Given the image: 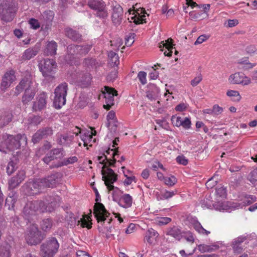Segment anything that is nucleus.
<instances>
[{
	"mask_svg": "<svg viewBox=\"0 0 257 257\" xmlns=\"http://www.w3.org/2000/svg\"><path fill=\"white\" fill-rule=\"evenodd\" d=\"M117 148L110 149L106 150L102 156L98 157V160L103 165L101 170L102 180L107 186V189L112 190L114 187L112 184L117 180V176L110 168H107V166H113L116 162L115 157L119 155Z\"/></svg>",
	"mask_w": 257,
	"mask_h": 257,
	"instance_id": "nucleus-1",
	"label": "nucleus"
},
{
	"mask_svg": "<svg viewBox=\"0 0 257 257\" xmlns=\"http://www.w3.org/2000/svg\"><path fill=\"white\" fill-rule=\"evenodd\" d=\"M109 214L102 203L96 204L94 215L98 223V229L100 232L105 233L107 238L119 233V230H115L111 226H107L112 220L111 218L107 219Z\"/></svg>",
	"mask_w": 257,
	"mask_h": 257,
	"instance_id": "nucleus-2",
	"label": "nucleus"
},
{
	"mask_svg": "<svg viewBox=\"0 0 257 257\" xmlns=\"http://www.w3.org/2000/svg\"><path fill=\"white\" fill-rule=\"evenodd\" d=\"M23 90H25V93L22 101L24 104H27L34 98L37 91V84L30 77L24 78L16 87L15 94L18 95Z\"/></svg>",
	"mask_w": 257,
	"mask_h": 257,
	"instance_id": "nucleus-3",
	"label": "nucleus"
},
{
	"mask_svg": "<svg viewBox=\"0 0 257 257\" xmlns=\"http://www.w3.org/2000/svg\"><path fill=\"white\" fill-rule=\"evenodd\" d=\"M53 203L48 201H34L27 202L25 206L23 213L26 216L33 215L37 213L51 212L53 210Z\"/></svg>",
	"mask_w": 257,
	"mask_h": 257,
	"instance_id": "nucleus-4",
	"label": "nucleus"
},
{
	"mask_svg": "<svg viewBox=\"0 0 257 257\" xmlns=\"http://www.w3.org/2000/svg\"><path fill=\"white\" fill-rule=\"evenodd\" d=\"M90 45H75L71 44L67 47L64 59L68 63L72 64L73 60L78 59L87 54L91 49Z\"/></svg>",
	"mask_w": 257,
	"mask_h": 257,
	"instance_id": "nucleus-5",
	"label": "nucleus"
},
{
	"mask_svg": "<svg viewBox=\"0 0 257 257\" xmlns=\"http://www.w3.org/2000/svg\"><path fill=\"white\" fill-rule=\"evenodd\" d=\"M2 139L4 141H2V146L10 151L17 149L22 144H27V138L24 134H18L15 137L7 134H3Z\"/></svg>",
	"mask_w": 257,
	"mask_h": 257,
	"instance_id": "nucleus-6",
	"label": "nucleus"
},
{
	"mask_svg": "<svg viewBox=\"0 0 257 257\" xmlns=\"http://www.w3.org/2000/svg\"><path fill=\"white\" fill-rule=\"evenodd\" d=\"M68 90V84L66 82L59 84L55 89L53 103L56 108L59 109L65 104Z\"/></svg>",
	"mask_w": 257,
	"mask_h": 257,
	"instance_id": "nucleus-7",
	"label": "nucleus"
},
{
	"mask_svg": "<svg viewBox=\"0 0 257 257\" xmlns=\"http://www.w3.org/2000/svg\"><path fill=\"white\" fill-rule=\"evenodd\" d=\"M15 5L12 0H0V17L5 22H10L14 17Z\"/></svg>",
	"mask_w": 257,
	"mask_h": 257,
	"instance_id": "nucleus-8",
	"label": "nucleus"
},
{
	"mask_svg": "<svg viewBox=\"0 0 257 257\" xmlns=\"http://www.w3.org/2000/svg\"><path fill=\"white\" fill-rule=\"evenodd\" d=\"M59 243L54 237L49 238L41 245V254L43 257H53L57 252Z\"/></svg>",
	"mask_w": 257,
	"mask_h": 257,
	"instance_id": "nucleus-9",
	"label": "nucleus"
},
{
	"mask_svg": "<svg viewBox=\"0 0 257 257\" xmlns=\"http://www.w3.org/2000/svg\"><path fill=\"white\" fill-rule=\"evenodd\" d=\"M87 6L95 12L96 17L105 19L108 16L106 5L103 0H88Z\"/></svg>",
	"mask_w": 257,
	"mask_h": 257,
	"instance_id": "nucleus-10",
	"label": "nucleus"
},
{
	"mask_svg": "<svg viewBox=\"0 0 257 257\" xmlns=\"http://www.w3.org/2000/svg\"><path fill=\"white\" fill-rule=\"evenodd\" d=\"M43 239V237L38 230L37 225L34 224L31 225L26 235L27 243L30 245H36L39 243Z\"/></svg>",
	"mask_w": 257,
	"mask_h": 257,
	"instance_id": "nucleus-11",
	"label": "nucleus"
},
{
	"mask_svg": "<svg viewBox=\"0 0 257 257\" xmlns=\"http://www.w3.org/2000/svg\"><path fill=\"white\" fill-rule=\"evenodd\" d=\"M40 179L30 180L23 186L25 193L27 195H34L39 194L44 189Z\"/></svg>",
	"mask_w": 257,
	"mask_h": 257,
	"instance_id": "nucleus-12",
	"label": "nucleus"
},
{
	"mask_svg": "<svg viewBox=\"0 0 257 257\" xmlns=\"http://www.w3.org/2000/svg\"><path fill=\"white\" fill-rule=\"evenodd\" d=\"M56 67V62L50 59L44 60L43 63H41L39 65V69L45 77L54 78L53 74L55 72Z\"/></svg>",
	"mask_w": 257,
	"mask_h": 257,
	"instance_id": "nucleus-13",
	"label": "nucleus"
},
{
	"mask_svg": "<svg viewBox=\"0 0 257 257\" xmlns=\"http://www.w3.org/2000/svg\"><path fill=\"white\" fill-rule=\"evenodd\" d=\"M53 134V130L51 127H44L39 129L33 135L32 142L34 143H37L41 140L48 138Z\"/></svg>",
	"mask_w": 257,
	"mask_h": 257,
	"instance_id": "nucleus-14",
	"label": "nucleus"
},
{
	"mask_svg": "<svg viewBox=\"0 0 257 257\" xmlns=\"http://www.w3.org/2000/svg\"><path fill=\"white\" fill-rule=\"evenodd\" d=\"M129 16L128 20L131 22H133L136 24H140L145 23V18L146 17L145 10L143 9L138 10L137 11L128 10Z\"/></svg>",
	"mask_w": 257,
	"mask_h": 257,
	"instance_id": "nucleus-15",
	"label": "nucleus"
},
{
	"mask_svg": "<svg viewBox=\"0 0 257 257\" xmlns=\"http://www.w3.org/2000/svg\"><path fill=\"white\" fill-rule=\"evenodd\" d=\"M103 93L104 94L106 103V104H104L103 107L105 109L108 110L114 104L113 97L117 95V91L114 88L105 86Z\"/></svg>",
	"mask_w": 257,
	"mask_h": 257,
	"instance_id": "nucleus-16",
	"label": "nucleus"
},
{
	"mask_svg": "<svg viewBox=\"0 0 257 257\" xmlns=\"http://www.w3.org/2000/svg\"><path fill=\"white\" fill-rule=\"evenodd\" d=\"M80 133V129L78 127H75V129L73 130V133L70 132L68 134L61 135L59 137L58 142L61 145L69 146L73 141L74 134L77 136Z\"/></svg>",
	"mask_w": 257,
	"mask_h": 257,
	"instance_id": "nucleus-17",
	"label": "nucleus"
},
{
	"mask_svg": "<svg viewBox=\"0 0 257 257\" xmlns=\"http://www.w3.org/2000/svg\"><path fill=\"white\" fill-rule=\"evenodd\" d=\"M200 204L202 208L204 209L214 208L220 211L228 210V206L226 205L225 202H217L216 203L212 204L209 200L204 199L200 202Z\"/></svg>",
	"mask_w": 257,
	"mask_h": 257,
	"instance_id": "nucleus-18",
	"label": "nucleus"
},
{
	"mask_svg": "<svg viewBox=\"0 0 257 257\" xmlns=\"http://www.w3.org/2000/svg\"><path fill=\"white\" fill-rule=\"evenodd\" d=\"M228 80L232 84H242L244 85H248L250 83V79L240 73H235L230 75Z\"/></svg>",
	"mask_w": 257,
	"mask_h": 257,
	"instance_id": "nucleus-19",
	"label": "nucleus"
},
{
	"mask_svg": "<svg viewBox=\"0 0 257 257\" xmlns=\"http://www.w3.org/2000/svg\"><path fill=\"white\" fill-rule=\"evenodd\" d=\"M25 172L24 170L19 171L15 176L12 177L9 180V189H13L17 187L25 179Z\"/></svg>",
	"mask_w": 257,
	"mask_h": 257,
	"instance_id": "nucleus-20",
	"label": "nucleus"
},
{
	"mask_svg": "<svg viewBox=\"0 0 257 257\" xmlns=\"http://www.w3.org/2000/svg\"><path fill=\"white\" fill-rule=\"evenodd\" d=\"M123 9L121 7L116 4L112 6V21L115 25L119 24L122 20Z\"/></svg>",
	"mask_w": 257,
	"mask_h": 257,
	"instance_id": "nucleus-21",
	"label": "nucleus"
},
{
	"mask_svg": "<svg viewBox=\"0 0 257 257\" xmlns=\"http://www.w3.org/2000/svg\"><path fill=\"white\" fill-rule=\"evenodd\" d=\"M16 79L15 72L13 70H10L6 72L3 77L1 83V87L3 90H5L8 88L12 83Z\"/></svg>",
	"mask_w": 257,
	"mask_h": 257,
	"instance_id": "nucleus-22",
	"label": "nucleus"
},
{
	"mask_svg": "<svg viewBox=\"0 0 257 257\" xmlns=\"http://www.w3.org/2000/svg\"><path fill=\"white\" fill-rule=\"evenodd\" d=\"M47 93L43 92L38 96L37 101L34 102L33 109L35 111L41 110L46 107L47 103Z\"/></svg>",
	"mask_w": 257,
	"mask_h": 257,
	"instance_id": "nucleus-23",
	"label": "nucleus"
},
{
	"mask_svg": "<svg viewBox=\"0 0 257 257\" xmlns=\"http://www.w3.org/2000/svg\"><path fill=\"white\" fill-rule=\"evenodd\" d=\"M160 93L159 88L154 84H149L148 85L147 91V97L151 100H156Z\"/></svg>",
	"mask_w": 257,
	"mask_h": 257,
	"instance_id": "nucleus-24",
	"label": "nucleus"
},
{
	"mask_svg": "<svg viewBox=\"0 0 257 257\" xmlns=\"http://www.w3.org/2000/svg\"><path fill=\"white\" fill-rule=\"evenodd\" d=\"M78 158L76 156H72L69 158H65L62 161H59L56 163H54L50 166L51 169L59 168L64 166H67L70 164H73L77 162Z\"/></svg>",
	"mask_w": 257,
	"mask_h": 257,
	"instance_id": "nucleus-25",
	"label": "nucleus"
},
{
	"mask_svg": "<svg viewBox=\"0 0 257 257\" xmlns=\"http://www.w3.org/2000/svg\"><path fill=\"white\" fill-rule=\"evenodd\" d=\"M44 188L45 187H54L57 182L58 177L56 174H52L47 178L40 179Z\"/></svg>",
	"mask_w": 257,
	"mask_h": 257,
	"instance_id": "nucleus-26",
	"label": "nucleus"
},
{
	"mask_svg": "<svg viewBox=\"0 0 257 257\" xmlns=\"http://www.w3.org/2000/svg\"><path fill=\"white\" fill-rule=\"evenodd\" d=\"M73 219V221H72L71 225L75 226L76 225H78L80 224L82 227H87L88 229L91 228L92 223L88 220V218L85 215L79 220H77V218L74 216Z\"/></svg>",
	"mask_w": 257,
	"mask_h": 257,
	"instance_id": "nucleus-27",
	"label": "nucleus"
},
{
	"mask_svg": "<svg viewBox=\"0 0 257 257\" xmlns=\"http://www.w3.org/2000/svg\"><path fill=\"white\" fill-rule=\"evenodd\" d=\"M133 198L128 194L123 195L119 199L118 204L120 206L124 208H128L132 206Z\"/></svg>",
	"mask_w": 257,
	"mask_h": 257,
	"instance_id": "nucleus-28",
	"label": "nucleus"
},
{
	"mask_svg": "<svg viewBox=\"0 0 257 257\" xmlns=\"http://www.w3.org/2000/svg\"><path fill=\"white\" fill-rule=\"evenodd\" d=\"M38 48L34 47L26 49L23 54L22 60H28L34 57L38 53Z\"/></svg>",
	"mask_w": 257,
	"mask_h": 257,
	"instance_id": "nucleus-29",
	"label": "nucleus"
},
{
	"mask_svg": "<svg viewBox=\"0 0 257 257\" xmlns=\"http://www.w3.org/2000/svg\"><path fill=\"white\" fill-rule=\"evenodd\" d=\"M190 223L193 228L199 233L207 235L210 233V231L206 230L202 227L196 218H191L190 219Z\"/></svg>",
	"mask_w": 257,
	"mask_h": 257,
	"instance_id": "nucleus-30",
	"label": "nucleus"
},
{
	"mask_svg": "<svg viewBox=\"0 0 257 257\" xmlns=\"http://www.w3.org/2000/svg\"><path fill=\"white\" fill-rule=\"evenodd\" d=\"M166 234L170 235L176 240H180L182 237V232L178 227L174 226L167 229Z\"/></svg>",
	"mask_w": 257,
	"mask_h": 257,
	"instance_id": "nucleus-31",
	"label": "nucleus"
},
{
	"mask_svg": "<svg viewBox=\"0 0 257 257\" xmlns=\"http://www.w3.org/2000/svg\"><path fill=\"white\" fill-rule=\"evenodd\" d=\"M172 41L173 40L171 38L168 39V40H166L165 42L162 41L160 45V48L161 49V50L163 51L162 49V48L165 47L168 52L167 51L164 52V55L165 56H171L172 54L173 51L172 50L173 49V44H172Z\"/></svg>",
	"mask_w": 257,
	"mask_h": 257,
	"instance_id": "nucleus-32",
	"label": "nucleus"
},
{
	"mask_svg": "<svg viewBox=\"0 0 257 257\" xmlns=\"http://www.w3.org/2000/svg\"><path fill=\"white\" fill-rule=\"evenodd\" d=\"M57 50V44L56 42L52 40L48 42L44 53L47 56H53L56 54Z\"/></svg>",
	"mask_w": 257,
	"mask_h": 257,
	"instance_id": "nucleus-33",
	"label": "nucleus"
},
{
	"mask_svg": "<svg viewBox=\"0 0 257 257\" xmlns=\"http://www.w3.org/2000/svg\"><path fill=\"white\" fill-rule=\"evenodd\" d=\"M17 197L18 196L15 193L12 192V195L10 194L6 199L5 207H7L9 210H14Z\"/></svg>",
	"mask_w": 257,
	"mask_h": 257,
	"instance_id": "nucleus-34",
	"label": "nucleus"
},
{
	"mask_svg": "<svg viewBox=\"0 0 257 257\" xmlns=\"http://www.w3.org/2000/svg\"><path fill=\"white\" fill-rule=\"evenodd\" d=\"M12 246L8 243L0 244V257H11Z\"/></svg>",
	"mask_w": 257,
	"mask_h": 257,
	"instance_id": "nucleus-35",
	"label": "nucleus"
},
{
	"mask_svg": "<svg viewBox=\"0 0 257 257\" xmlns=\"http://www.w3.org/2000/svg\"><path fill=\"white\" fill-rule=\"evenodd\" d=\"M65 32L66 35L73 41H79L81 39V35L71 28H66Z\"/></svg>",
	"mask_w": 257,
	"mask_h": 257,
	"instance_id": "nucleus-36",
	"label": "nucleus"
},
{
	"mask_svg": "<svg viewBox=\"0 0 257 257\" xmlns=\"http://www.w3.org/2000/svg\"><path fill=\"white\" fill-rule=\"evenodd\" d=\"M91 76L89 73H86L81 75V77L79 80V85L82 87H86L91 82Z\"/></svg>",
	"mask_w": 257,
	"mask_h": 257,
	"instance_id": "nucleus-37",
	"label": "nucleus"
},
{
	"mask_svg": "<svg viewBox=\"0 0 257 257\" xmlns=\"http://www.w3.org/2000/svg\"><path fill=\"white\" fill-rule=\"evenodd\" d=\"M158 232L156 230L153 228H150L147 231L144 239L150 244H151L153 241V237L156 238L158 236Z\"/></svg>",
	"mask_w": 257,
	"mask_h": 257,
	"instance_id": "nucleus-38",
	"label": "nucleus"
},
{
	"mask_svg": "<svg viewBox=\"0 0 257 257\" xmlns=\"http://www.w3.org/2000/svg\"><path fill=\"white\" fill-rule=\"evenodd\" d=\"M12 118V114L10 112H5L0 118V127H4L7 125Z\"/></svg>",
	"mask_w": 257,
	"mask_h": 257,
	"instance_id": "nucleus-39",
	"label": "nucleus"
},
{
	"mask_svg": "<svg viewBox=\"0 0 257 257\" xmlns=\"http://www.w3.org/2000/svg\"><path fill=\"white\" fill-rule=\"evenodd\" d=\"M218 248V245L216 244L211 245L200 244L198 246V250L201 252H211L213 250L217 249Z\"/></svg>",
	"mask_w": 257,
	"mask_h": 257,
	"instance_id": "nucleus-40",
	"label": "nucleus"
},
{
	"mask_svg": "<svg viewBox=\"0 0 257 257\" xmlns=\"http://www.w3.org/2000/svg\"><path fill=\"white\" fill-rule=\"evenodd\" d=\"M52 226L53 221L49 218L43 219L40 223L41 228L46 232L50 231Z\"/></svg>",
	"mask_w": 257,
	"mask_h": 257,
	"instance_id": "nucleus-41",
	"label": "nucleus"
},
{
	"mask_svg": "<svg viewBox=\"0 0 257 257\" xmlns=\"http://www.w3.org/2000/svg\"><path fill=\"white\" fill-rule=\"evenodd\" d=\"M238 64L242 65V68L244 69H251L256 65L255 63H250L247 59L240 60Z\"/></svg>",
	"mask_w": 257,
	"mask_h": 257,
	"instance_id": "nucleus-42",
	"label": "nucleus"
},
{
	"mask_svg": "<svg viewBox=\"0 0 257 257\" xmlns=\"http://www.w3.org/2000/svg\"><path fill=\"white\" fill-rule=\"evenodd\" d=\"M216 195L219 198H225L227 195L226 188L222 186H218L216 188Z\"/></svg>",
	"mask_w": 257,
	"mask_h": 257,
	"instance_id": "nucleus-43",
	"label": "nucleus"
},
{
	"mask_svg": "<svg viewBox=\"0 0 257 257\" xmlns=\"http://www.w3.org/2000/svg\"><path fill=\"white\" fill-rule=\"evenodd\" d=\"M247 179L252 184H257V172L256 169L249 174Z\"/></svg>",
	"mask_w": 257,
	"mask_h": 257,
	"instance_id": "nucleus-44",
	"label": "nucleus"
},
{
	"mask_svg": "<svg viewBox=\"0 0 257 257\" xmlns=\"http://www.w3.org/2000/svg\"><path fill=\"white\" fill-rule=\"evenodd\" d=\"M177 193V191H169L165 190L161 193V199H168L172 197Z\"/></svg>",
	"mask_w": 257,
	"mask_h": 257,
	"instance_id": "nucleus-45",
	"label": "nucleus"
},
{
	"mask_svg": "<svg viewBox=\"0 0 257 257\" xmlns=\"http://www.w3.org/2000/svg\"><path fill=\"white\" fill-rule=\"evenodd\" d=\"M176 182V178L173 176H171L169 177H165V178H164V183L168 186H172L174 185Z\"/></svg>",
	"mask_w": 257,
	"mask_h": 257,
	"instance_id": "nucleus-46",
	"label": "nucleus"
},
{
	"mask_svg": "<svg viewBox=\"0 0 257 257\" xmlns=\"http://www.w3.org/2000/svg\"><path fill=\"white\" fill-rule=\"evenodd\" d=\"M43 18L46 20L47 24L50 23L53 19V12L51 11L45 12L43 14Z\"/></svg>",
	"mask_w": 257,
	"mask_h": 257,
	"instance_id": "nucleus-47",
	"label": "nucleus"
},
{
	"mask_svg": "<svg viewBox=\"0 0 257 257\" xmlns=\"http://www.w3.org/2000/svg\"><path fill=\"white\" fill-rule=\"evenodd\" d=\"M62 149L60 148H56L53 149L50 151V153L56 159L60 158L63 157Z\"/></svg>",
	"mask_w": 257,
	"mask_h": 257,
	"instance_id": "nucleus-48",
	"label": "nucleus"
},
{
	"mask_svg": "<svg viewBox=\"0 0 257 257\" xmlns=\"http://www.w3.org/2000/svg\"><path fill=\"white\" fill-rule=\"evenodd\" d=\"M16 168L15 163L12 161H10L7 167V172L8 175L12 174L15 171Z\"/></svg>",
	"mask_w": 257,
	"mask_h": 257,
	"instance_id": "nucleus-49",
	"label": "nucleus"
},
{
	"mask_svg": "<svg viewBox=\"0 0 257 257\" xmlns=\"http://www.w3.org/2000/svg\"><path fill=\"white\" fill-rule=\"evenodd\" d=\"M182 119L181 117L173 115L171 117L172 123L174 126L179 127L181 125Z\"/></svg>",
	"mask_w": 257,
	"mask_h": 257,
	"instance_id": "nucleus-50",
	"label": "nucleus"
},
{
	"mask_svg": "<svg viewBox=\"0 0 257 257\" xmlns=\"http://www.w3.org/2000/svg\"><path fill=\"white\" fill-rule=\"evenodd\" d=\"M147 73L144 71H140L138 74V78L143 85L147 83Z\"/></svg>",
	"mask_w": 257,
	"mask_h": 257,
	"instance_id": "nucleus-51",
	"label": "nucleus"
},
{
	"mask_svg": "<svg viewBox=\"0 0 257 257\" xmlns=\"http://www.w3.org/2000/svg\"><path fill=\"white\" fill-rule=\"evenodd\" d=\"M217 182V181L216 179V177L215 176H213L210 179H209L206 183V187L208 189L212 188L216 185Z\"/></svg>",
	"mask_w": 257,
	"mask_h": 257,
	"instance_id": "nucleus-52",
	"label": "nucleus"
},
{
	"mask_svg": "<svg viewBox=\"0 0 257 257\" xmlns=\"http://www.w3.org/2000/svg\"><path fill=\"white\" fill-rule=\"evenodd\" d=\"M245 51L249 55H253L256 53L257 49L255 46L249 45L246 47Z\"/></svg>",
	"mask_w": 257,
	"mask_h": 257,
	"instance_id": "nucleus-53",
	"label": "nucleus"
},
{
	"mask_svg": "<svg viewBox=\"0 0 257 257\" xmlns=\"http://www.w3.org/2000/svg\"><path fill=\"white\" fill-rule=\"evenodd\" d=\"M172 219L169 217H160L158 218L157 222L158 224L160 225H166L171 221Z\"/></svg>",
	"mask_w": 257,
	"mask_h": 257,
	"instance_id": "nucleus-54",
	"label": "nucleus"
},
{
	"mask_svg": "<svg viewBox=\"0 0 257 257\" xmlns=\"http://www.w3.org/2000/svg\"><path fill=\"white\" fill-rule=\"evenodd\" d=\"M124 176L126 177V179L124 180L123 183L124 185H129L132 184L133 181L135 180V177L134 176H128L127 174L125 173V172L123 171Z\"/></svg>",
	"mask_w": 257,
	"mask_h": 257,
	"instance_id": "nucleus-55",
	"label": "nucleus"
},
{
	"mask_svg": "<svg viewBox=\"0 0 257 257\" xmlns=\"http://www.w3.org/2000/svg\"><path fill=\"white\" fill-rule=\"evenodd\" d=\"M55 159L56 158L49 152L43 158V161L45 164L49 165L50 162Z\"/></svg>",
	"mask_w": 257,
	"mask_h": 257,
	"instance_id": "nucleus-56",
	"label": "nucleus"
},
{
	"mask_svg": "<svg viewBox=\"0 0 257 257\" xmlns=\"http://www.w3.org/2000/svg\"><path fill=\"white\" fill-rule=\"evenodd\" d=\"M202 80V76L201 74H199L191 81V84L193 87L196 86Z\"/></svg>",
	"mask_w": 257,
	"mask_h": 257,
	"instance_id": "nucleus-57",
	"label": "nucleus"
},
{
	"mask_svg": "<svg viewBox=\"0 0 257 257\" xmlns=\"http://www.w3.org/2000/svg\"><path fill=\"white\" fill-rule=\"evenodd\" d=\"M29 24L30 25L31 27L34 29H37L40 27V23L38 21L33 18L30 20Z\"/></svg>",
	"mask_w": 257,
	"mask_h": 257,
	"instance_id": "nucleus-58",
	"label": "nucleus"
},
{
	"mask_svg": "<svg viewBox=\"0 0 257 257\" xmlns=\"http://www.w3.org/2000/svg\"><path fill=\"white\" fill-rule=\"evenodd\" d=\"M256 198L255 196L247 195L245 196V203L247 204H250L256 201Z\"/></svg>",
	"mask_w": 257,
	"mask_h": 257,
	"instance_id": "nucleus-59",
	"label": "nucleus"
},
{
	"mask_svg": "<svg viewBox=\"0 0 257 257\" xmlns=\"http://www.w3.org/2000/svg\"><path fill=\"white\" fill-rule=\"evenodd\" d=\"M135 34L134 33H131L129 36L125 38V45L127 46H131V45L134 42V38Z\"/></svg>",
	"mask_w": 257,
	"mask_h": 257,
	"instance_id": "nucleus-60",
	"label": "nucleus"
},
{
	"mask_svg": "<svg viewBox=\"0 0 257 257\" xmlns=\"http://www.w3.org/2000/svg\"><path fill=\"white\" fill-rule=\"evenodd\" d=\"M92 139V137L91 135L89 134V133H87V135L81 137V139L83 142L84 146H86L87 145V143L90 141Z\"/></svg>",
	"mask_w": 257,
	"mask_h": 257,
	"instance_id": "nucleus-61",
	"label": "nucleus"
},
{
	"mask_svg": "<svg viewBox=\"0 0 257 257\" xmlns=\"http://www.w3.org/2000/svg\"><path fill=\"white\" fill-rule=\"evenodd\" d=\"M177 163L183 165H186L188 164V160L183 156H179L176 158Z\"/></svg>",
	"mask_w": 257,
	"mask_h": 257,
	"instance_id": "nucleus-62",
	"label": "nucleus"
},
{
	"mask_svg": "<svg viewBox=\"0 0 257 257\" xmlns=\"http://www.w3.org/2000/svg\"><path fill=\"white\" fill-rule=\"evenodd\" d=\"M182 126L185 129H188L191 126V121L188 117H185L184 120L181 121Z\"/></svg>",
	"mask_w": 257,
	"mask_h": 257,
	"instance_id": "nucleus-63",
	"label": "nucleus"
},
{
	"mask_svg": "<svg viewBox=\"0 0 257 257\" xmlns=\"http://www.w3.org/2000/svg\"><path fill=\"white\" fill-rule=\"evenodd\" d=\"M208 37L205 35H202L198 37L196 41L194 43V45H197L205 41Z\"/></svg>",
	"mask_w": 257,
	"mask_h": 257,
	"instance_id": "nucleus-64",
	"label": "nucleus"
}]
</instances>
